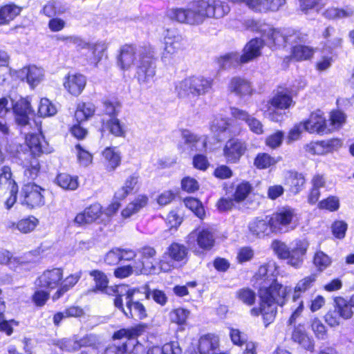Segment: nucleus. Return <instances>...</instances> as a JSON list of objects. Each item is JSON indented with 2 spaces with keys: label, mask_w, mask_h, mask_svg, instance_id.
Wrapping results in <instances>:
<instances>
[{
  "label": "nucleus",
  "mask_w": 354,
  "mask_h": 354,
  "mask_svg": "<svg viewBox=\"0 0 354 354\" xmlns=\"http://www.w3.org/2000/svg\"><path fill=\"white\" fill-rule=\"evenodd\" d=\"M22 11V8L10 2L0 6V27L9 26Z\"/></svg>",
  "instance_id": "obj_34"
},
{
  "label": "nucleus",
  "mask_w": 354,
  "mask_h": 354,
  "mask_svg": "<svg viewBox=\"0 0 354 354\" xmlns=\"http://www.w3.org/2000/svg\"><path fill=\"white\" fill-rule=\"evenodd\" d=\"M317 207L319 209L327 210L329 212H335L339 208V200L335 196H329L324 198L317 203Z\"/></svg>",
  "instance_id": "obj_60"
},
{
  "label": "nucleus",
  "mask_w": 354,
  "mask_h": 354,
  "mask_svg": "<svg viewBox=\"0 0 354 354\" xmlns=\"http://www.w3.org/2000/svg\"><path fill=\"white\" fill-rule=\"evenodd\" d=\"M248 151V144L243 138L230 137L223 147V156L227 164H239Z\"/></svg>",
  "instance_id": "obj_14"
},
{
  "label": "nucleus",
  "mask_w": 354,
  "mask_h": 354,
  "mask_svg": "<svg viewBox=\"0 0 354 354\" xmlns=\"http://www.w3.org/2000/svg\"><path fill=\"white\" fill-rule=\"evenodd\" d=\"M25 144L30 153V157L39 158L43 154L52 152V149L48 147V142L41 133L26 134Z\"/></svg>",
  "instance_id": "obj_19"
},
{
  "label": "nucleus",
  "mask_w": 354,
  "mask_h": 354,
  "mask_svg": "<svg viewBox=\"0 0 354 354\" xmlns=\"http://www.w3.org/2000/svg\"><path fill=\"white\" fill-rule=\"evenodd\" d=\"M156 58L149 51H144L138 55V60L136 65L134 77L140 84L149 82L156 75Z\"/></svg>",
  "instance_id": "obj_13"
},
{
  "label": "nucleus",
  "mask_w": 354,
  "mask_h": 354,
  "mask_svg": "<svg viewBox=\"0 0 354 354\" xmlns=\"http://www.w3.org/2000/svg\"><path fill=\"white\" fill-rule=\"evenodd\" d=\"M138 49L134 44H124L122 45L116 57V63L118 67L122 71L129 70L137 57Z\"/></svg>",
  "instance_id": "obj_21"
},
{
  "label": "nucleus",
  "mask_w": 354,
  "mask_h": 354,
  "mask_svg": "<svg viewBox=\"0 0 354 354\" xmlns=\"http://www.w3.org/2000/svg\"><path fill=\"white\" fill-rule=\"evenodd\" d=\"M185 48L184 39L180 35L168 37L165 41L162 57L166 59L171 58L173 56L182 52Z\"/></svg>",
  "instance_id": "obj_35"
},
{
  "label": "nucleus",
  "mask_w": 354,
  "mask_h": 354,
  "mask_svg": "<svg viewBox=\"0 0 354 354\" xmlns=\"http://www.w3.org/2000/svg\"><path fill=\"white\" fill-rule=\"evenodd\" d=\"M80 278V272L70 274L64 278L63 268L51 267L37 277L34 286L44 288L50 292L56 290L51 297L52 300L56 301L75 287Z\"/></svg>",
  "instance_id": "obj_2"
},
{
  "label": "nucleus",
  "mask_w": 354,
  "mask_h": 354,
  "mask_svg": "<svg viewBox=\"0 0 354 354\" xmlns=\"http://www.w3.org/2000/svg\"><path fill=\"white\" fill-rule=\"evenodd\" d=\"M104 212V209L102 205L95 202L89 205L83 211L77 213L73 219V222L77 227H85L100 219Z\"/></svg>",
  "instance_id": "obj_17"
},
{
  "label": "nucleus",
  "mask_w": 354,
  "mask_h": 354,
  "mask_svg": "<svg viewBox=\"0 0 354 354\" xmlns=\"http://www.w3.org/2000/svg\"><path fill=\"white\" fill-rule=\"evenodd\" d=\"M148 326L145 323H138L129 328H122L115 331L112 335V339L120 340L126 338L127 340L137 339L147 330Z\"/></svg>",
  "instance_id": "obj_29"
},
{
  "label": "nucleus",
  "mask_w": 354,
  "mask_h": 354,
  "mask_svg": "<svg viewBox=\"0 0 354 354\" xmlns=\"http://www.w3.org/2000/svg\"><path fill=\"white\" fill-rule=\"evenodd\" d=\"M313 261L319 272L324 270L331 263L330 258L321 250L317 251L315 253Z\"/></svg>",
  "instance_id": "obj_61"
},
{
  "label": "nucleus",
  "mask_w": 354,
  "mask_h": 354,
  "mask_svg": "<svg viewBox=\"0 0 354 354\" xmlns=\"http://www.w3.org/2000/svg\"><path fill=\"white\" fill-rule=\"evenodd\" d=\"M219 347V336L214 333H207L199 337L196 349L199 354H213Z\"/></svg>",
  "instance_id": "obj_27"
},
{
  "label": "nucleus",
  "mask_w": 354,
  "mask_h": 354,
  "mask_svg": "<svg viewBox=\"0 0 354 354\" xmlns=\"http://www.w3.org/2000/svg\"><path fill=\"white\" fill-rule=\"evenodd\" d=\"M64 12V10L61 9L60 3L57 0L48 1L41 10V13L47 17L59 15Z\"/></svg>",
  "instance_id": "obj_56"
},
{
  "label": "nucleus",
  "mask_w": 354,
  "mask_h": 354,
  "mask_svg": "<svg viewBox=\"0 0 354 354\" xmlns=\"http://www.w3.org/2000/svg\"><path fill=\"white\" fill-rule=\"evenodd\" d=\"M88 274L92 277L94 286L87 290L88 293L96 294L99 292H106L109 284V279L107 274L98 269L90 270Z\"/></svg>",
  "instance_id": "obj_30"
},
{
  "label": "nucleus",
  "mask_w": 354,
  "mask_h": 354,
  "mask_svg": "<svg viewBox=\"0 0 354 354\" xmlns=\"http://www.w3.org/2000/svg\"><path fill=\"white\" fill-rule=\"evenodd\" d=\"M0 265L10 266L15 271L19 270V272L24 269L28 271L32 269L30 262L23 261L19 257H13L12 254L7 250H0Z\"/></svg>",
  "instance_id": "obj_32"
},
{
  "label": "nucleus",
  "mask_w": 354,
  "mask_h": 354,
  "mask_svg": "<svg viewBox=\"0 0 354 354\" xmlns=\"http://www.w3.org/2000/svg\"><path fill=\"white\" fill-rule=\"evenodd\" d=\"M261 36L266 39V45L272 50H279L287 46L288 36L279 29L270 28L268 30H263Z\"/></svg>",
  "instance_id": "obj_26"
},
{
  "label": "nucleus",
  "mask_w": 354,
  "mask_h": 354,
  "mask_svg": "<svg viewBox=\"0 0 354 354\" xmlns=\"http://www.w3.org/2000/svg\"><path fill=\"white\" fill-rule=\"evenodd\" d=\"M86 83V77L84 75L69 73L64 77L63 86L69 94L77 97L84 90Z\"/></svg>",
  "instance_id": "obj_22"
},
{
  "label": "nucleus",
  "mask_w": 354,
  "mask_h": 354,
  "mask_svg": "<svg viewBox=\"0 0 354 354\" xmlns=\"http://www.w3.org/2000/svg\"><path fill=\"white\" fill-rule=\"evenodd\" d=\"M0 187L6 190H12L13 192L19 188L11 167L8 165H4L0 169Z\"/></svg>",
  "instance_id": "obj_43"
},
{
  "label": "nucleus",
  "mask_w": 354,
  "mask_h": 354,
  "mask_svg": "<svg viewBox=\"0 0 354 354\" xmlns=\"http://www.w3.org/2000/svg\"><path fill=\"white\" fill-rule=\"evenodd\" d=\"M229 12L227 3L221 0H191L186 7L170 9L167 16L171 21L198 26L209 19L222 18Z\"/></svg>",
  "instance_id": "obj_1"
},
{
  "label": "nucleus",
  "mask_w": 354,
  "mask_h": 354,
  "mask_svg": "<svg viewBox=\"0 0 354 354\" xmlns=\"http://www.w3.org/2000/svg\"><path fill=\"white\" fill-rule=\"evenodd\" d=\"M138 252L140 255L139 263L135 266L136 274H146L147 272H154L156 266L153 261L157 256V251L153 246L145 245L138 249Z\"/></svg>",
  "instance_id": "obj_18"
},
{
  "label": "nucleus",
  "mask_w": 354,
  "mask_h": 354,
  "mask_svg": "<svg viewBox=\"0 0 354 354\" xmlns=\"http://www.w3.org/2000/svg\"><path fill=\"white\" fill-rule=\"evenodd\" d=\"M180 188L183 191L192 194L199 190L200 185L194 178L191 176H185L181 179Z\"/></svg>",
  "instance_id": "obj_64"
},
{
  "label": "nucleus",
  "mask_w": 354,
  "mask_h": 354,
  "mask_svg": "<svg viewBox=\"0 0 354 354\" xmlns=\"http://www.w3.org/2000/svg\"><path fill=\"white\" fill-rule=\"evenodd\" d=\"M270 247L279 259L286 260L288 264L297 268L304 261L309 243L306 239H295L288 247L285 242L274 239Z\"/></svg>",
  "instance_id": "obj_6"
},
{
  "label": "nucleus",
  "mask_w": 354,
  "mask_h": 354,
  "mask_svg": "<svg viewBox=\"0 0 354 354\" xmlns=\"http://www.w3.org/2000/svg\"><path fill=\"white\" fill-rule=\"evenodd\" d=\"M235 298L247 306H252L257 301V294L254 290L249 287H243L235 292Z\"/></svg>",
  "instance_id": "obj_49"
},
{
  "label": "nucleus",
  "mask_w": 354,
  "mask_h": 354,
  "mask_svg": "<svg viewBox=\"0 0 354 354\" xmlns=\"http://www.w3.org/2000/svg\"><path fill=\"white\" fill-rule=\"evenodd\" d=\"M39 221L36 217L29 216L18 221L17 222L12 223L10 227L12 229H17L21 232L26 234L32 231L37 225Z\"/></svg>",
  "instance_id": "obj_50"
},
{
  "label": "nucleus",
  "mask_w": 354,
  "mask_h": 354,
  "mask_svg": "<svg viewBox=\"0 0 354 354\" xmlns=\"http://www.w3.org/2000/svg\"><path fill=\"white\" fill-rule=\"evenodd\" d=\"M290 290L289 286H283L274 279L268 286L261 289L260 299L282 307Z\"/></svg>",
  "instance_id": "obj_15"
},
{
  "label": "nucleus",
  "mask_w": 354,
  "mask_h": 354,
  "mask_svg": "<svg viewBox=\"0 0 354 354\" xmlns=\"http://www.w3.org/2000/svg\"><path fill=\"white\" fill-rule=\"evenodd\" d=\"M302 125L304 130L309 133L324 135L331 133L327 120L319 110L310 113L309 117L302 122Z\"/></svg>",
  "instance_id": "obj_16"
},
{
  "label": "nucleus",
  "mask_w": 354,
  "mask_h": 354,
  "mask_svg": "<svg viewBox=\"0 0 354 354\" xmlns=\"http://www.w3.org/2000/svg\"><path fill=\"white\" fill-rule=\"evenodd\" d=\"M149 203V197L145 194H140L129 202L121 211V216L124 219L130 218L140 212Z\"/></svg>",
  "instance_id": "obj_37"
},
{
  "label": "nucleus",
  "mask_w": 354,
  "mask_h": 354,
  "mask_svg": "<svg viewBox=\"0 0 354 354\" xmlns=\"http://www.w3.org/2000/svg\"><path fill=\"white\" fill-rule=\"evenodd\" d=\"M214 80L202 75H192L177 82L175 91L179 98H198L209 93L214 86Z\"/></svg>",
  "instance_id": "obj_7"
},
{
  "label": "nucleus",
  "mask_w": 354,
  "mask_h": 354,
  "mask_svg": "<svg viewBox=\"0 0 354 354\" xmlns=\"http://www.w3.org/2000/svg\"><path fill=\"white\" fill-rule=\"evenodd\" d=\"M57 185L66 191H75L79 187V178L66 172L58 173L55 178Z\"/></svg>",
  "instance_id": "obj_41"
},
{
  "label": "nucleus",
  "mask_w": 354,
  "mask_h": 354,
  "mask_svg": "<svg viewBox=\"0 0 354 354\" xmlns=\"http://www.w3.org/2000/svg\"><path fill=\"white\" fill-rule=\"evenodd\" d=\"M46 189L34 182L24 183L21 188V204L29 209L39 208L45 204Z\"/></svg>",
  "instance_id": "obj_12"
},
{
  "label": "nucleus",
  "mask_w": 354,
  "mask_h": 354,
  "mask_svg": "<svg viewBox=\"0 0 354 354\" xmlns=\"http://www.w3.org/2000/svg\"><path fill=\"white\" fill-rule=\"evenodd\" d=\"M306 180L301 173L291 171L284 180V185L288 187V191L293 195L301 192L306 185Z\"/></svg>",
  "instance_id": "obj_36"
},
{
  "label": "nucleus",
  "mask_w": 354,
  "mask_h": 354,
  "mask_svg": "<svg viewBox=\"0 0 354 354\" xmlns=\"http://www.w3.org/2000/svg\"><path fill=\"white\" fill-rule=\"evenodd\" d=\"M138 181V174H133L130 175L126 178L124 185L115 192L114 198L118 201H124L133 192Z\"/></svg>",
  "instance_id": "obj_42"
},
{
  "label": "nucleus",
  "mask_w": 354,
  "mask_h": 354,
  "mask_svg": "<svg viewBox=\"0 0 354 354\" xmlns=\"http://www.w3.org/2000/svg\"><path fill=\"white\" fill-rule=\"evenodd\" d=\"M127 287V285H115L111 286L113 292V305L120 310L127 317L144 319L147 317V310L145 305L140 301L133 299L134 295L140 292V288L133 287L127 288L124 292L120 291V288Z\"/></svg>",
  "instance_id": "obj_4"
},
{
  "label": "nucleus",
  "mask_w": 354,
  "mask_h": 354,
  "mask_svg": "<svg viewBox=\"0 0 354 354\" xmlns=\"http://www.w3.org/2000/svg\"><path fill=\"white\" fill-rule=\"evenodd\" d=\"M315 49L305 44H295L291 46L290 54L283 57L282 64L286 68L291 62H302L311 60Z\"/></svg>",
  "instance_id": "obj_20"
},
{
  "label": "nucleus",
  "mask_w": 354,
  "mask_h": 354,
  "mask_svg": "<svg viewBox=\"0 0 354 354\" xmlns=\"http://www.w3.org/2000/svg\"><path fill=\"white\" fill-rule=\"evenodd\" d=\"M95 106L92 102H81L77 104L74 111V121L85 122L95 113Z\"/></svg>",
  "instance_id": "obj_39"
},
{
  "label": "nucleus",
  "mask_w": 354,
  "mask_h": 354,
  "mask_svg": "<svg viewBox=\"0 0 354 354\" xmlns=\"http://www.w3.org/2000/svg\"><path fill=\"white\" fill-rule=\"evenodd\" d=\"M88 50L89 55H87L85 58L86 64L93 67H97L102 59L104 53L106 50L105 44L100 42L91 43Z\"/></svg>",
  "instance_id": "obj_40"
},
{
  "label": "nucleus",
  "mask_w": 354,
  "mask_h": 354,
  "mask_svg": "<svg viewBox=\"0 0 354 354\" xmlns=\"http://www.w3.org/2000/svg\"><path fill=\"white\" fill-rule=\"evenodd\" d=\"M250 232L257 237H262L268 235L270 230L269 218L268 221L263 219H255L248 225Z\"/></svg>",
  "instance_id": "obj_47"
},
{
  "label": "nucleus",
  "mask_w": 354,
  "mask_h": 354,
  "mask_svg": "<svg viewBox=\"0 0 354 354\" xmlns=\"http://www.w3.org/2000/svg\"><path fill=\"white\" fill-rule=\"evenodd\" d=\"M190 312L183 307L173 308L169 313V322L178 326H183L187 324Z\"/></svg>",
  "instance_id": "obj_52"
},
{
  "label": "nucleus",
  "mask_w": 354,
  "mask_h": 354,
  "mask_svg": "<svg viewBox=\"0 0 354 354\" xmlns=\"http://www.w3.org/2000/svg\"><path fill=\"white\" fill-rule=\"evenodd\" d=\"M50 299V291L37 286H34V291L30 296V301L36 308H43Z\"/></svg>",
  "instance_id": "obj_46"
},
{
  "label": "nucleus",
  "mask_w": 354,
  "mask_h": 354,
  "mask_svg": "<svg viewBox=\"0 0 354 354\" xmlns=\"http://www.w3.org/2000/svg\"><path fill=\"white\" fill-rule=\"evenodd\" d=\"M24 176L30 180H35L41 173V165L38 158L30 157L23 165Z\"/></svg>",
  "instance_id": "obj_45"
},
{
  "label": "nucleus",
  "mask_w": 354,
  "mask_h": 354,
  "mask_svg": "<svg viewBox=\"0 0 354 354\" xmlns=\"http://www.w3.org/2000/svg\"><path fill=\"white\" fill-rule=\"evenodd\" d=\"M57 111L56 106L48 98L43 97L40 100L37 111L39 117H51L55 115Z\"/></svg>",
  "instance_id": "obj_54"
},
{
  "label": "nucleus",
  "mask_w": 354,
  "mask_h": 354,
  "mask_svg": "<svg viewBox=\"0 0 354 354\" xmlns=\"http://www.w3.org/2000/svg\"><path fill=\"white\" fill-rule=\"evenodd\" d=\"M250 313L254 317L261 315L264 326L267 328L276 319L277 305L260 299L259 306L251 308Z\"/></svg>",
  "instance_id": "obj_23"
},
{
  "label": "nucleus",
  "mask_w": 354,
  "mask_h": 354,
  "mask_svg": "<svg viewBox=\"0 0 354 354\" xmlns=\"http://www.w3.org/2000/svg\"><path fill=\"white\" fill-rule=\"evenodd\" d=\"M231 187L233 188L232 196L234 197L238 205H240L247 201L254 191L252 184L247 180H241L236 184L232 183Z\"/></svg>",
  "instance_id": "obj_33"
},
{
  "label": "nucleus",
  "mask_w": 354,
  "mask_h": 354,
  "mask_svg": "<svg viewBox=\"0 0 354 354\" xmlns=\"http://www.w3.org/2000/svg\"><path fill=\"white\" fill-rule=\"evenodd\" d=\"M295 104L293 91L284 84L278 85L272 96L267 101L265 113L272 122H278Z\"/></svg>",
  "instance_id": "obj_5"
},
{
  "label": "nucleus",
  "mask_w": 354,
  "mask_h": 354,
  "mask_svg": "<svg viewBox=\"0 0 354 354\" xmlns=\"http://www.w3.org/2000/svg\"><path fill=\"white\" fill-rule=\"evenodd\" d=\"M215 242L214 232L208 227L197 226L186 236L187 244L197 256L212 250Z\"/></svg>",
  "instance_id": "obj_9"
},
{
  "label": "nucleus",
  "mask_w": 354,
  "mask_h": 354,
  "mask_svg": "<svg viewBox=\"0 0 354 354\" xmlns=\"http://www.w3.org/2000/svg\"><path fill=\"white\" fill-rule=\"evenodd\" d=\"M238 55L236 53L230 52L220 55L216 59V62L221 69H225L230 67L234 62L239 64Z\"/></svg>",
  "instance_id": "obj_63"
},
{
  "label": "nucleus",
  "mask_w": 354,
  "mask_h": 354,
  "mask_svg": "<svg viewBox=\"0 0 354 354\" xmlns=\"http://www.w3.org/2000/svg\"><path fill=\"white\" fill-rule=\"evenodd\" d=\"M310 327L317 339L324 340L327 338V328L318 317H315L311 320Z\"/></svg>",
  "instance_id": "obj_62"
},
{
  "label": "nucleus",
  "mask_w": 354,
  "mask_h": 354,
  "mask_svg": "<svg viewBox=\"0 0 354 354\" xmlns=\"http://www.w3.org/2000/svg\"><path fill=\"white\" fill-rule=\"evenodd\" d=\"M138 346V344L135 345L132 350L129 351L127 342L118 345L112 344L105 348L103 354H141L137 351Z\"/></svg>",
  "instance_id": "obj_53"
},
{
  "label": "nucleus",
  "mask_w": 354,
  "mask_h": 354,
  "mask_svg": "<svg viewBox=\"0 0 354 354\" xmlns=\"http://www.w3.org/2000/svg\"><path fill=\"white\" fill-rule=\"evenodd\" d=\"M316 280V274H311L299 280L295 286L291 299L293 302L298 301V306L292 309V313L287 321L288 325L291 326L295 324L297 319L301 316L304 309V302L301 297L314 286Z\"/></svg>",
  "instance_id": "obj_11"
},
{
  "label": "nucleus",
  "mask_w": 354,
  "mask_h": 354,
  "mask_svg": "<svg viewBox=\"0 0 354 354\" xmlns=\"http://www.w3.org/2000/svg\"><path fill=\"white\" fill-rule=\"evenodd\" d=\"M265 40L260 38H253L244 46L242 54L239 58V64L248 63L261 55V49L265 46Z\"/></svg>",
  "instance_id": "obj_24"
},
{
  "label": "nucleus",
  "mask_w": 354,
  "mask_h": 354,
  "mask_svg": "<svg viewBox=\"0 0 354 354\" xmlns=\"http://www.w3.org/2000/svg\"><path fill=\"white\" fill-rule=\"evenodd\" d=\"M239 205L234 197H220L215 203L216 210L220 213H227L232 211Z\"/></svg>",
  "instance_id": "obj_55"
},
{
  "label": "nucleus",
  "mask_w": 354,
  "mask_h": 354,
  "mask_svg": "<svg viewBox=\"0 0 354 354\" xmlns=\"http://www.w3.org/2000/svg\"><path fill=\"white\" fill-rule=\"evenodd\" d=\"M104 160L105 169L109 172L114 171L121 165L120 153L115 151V147H107L102 151Z\"/></svg>",
  "instance_id": "obj_38"
},
{
  "label": "nucleus",
  "mask_w": 354,
  "mask_h": 354,
  "mask_svg": "<svg viewBox=\"0 0 354 354\" xmlns=\"http://www.w3.org/2000/svg\"><path fill=\"white\" fill-rule=\"evenodd\" d=\"M228 90L236 95L250 96L253 93L252 84L248 79L241 77H232L228 83Z\"/></svg>",
  "instance_id": "obj_28"
},
{
  "label": "nucleus",
  "mask_w": 354,
  "mask_h": 354,
  "mask_svg": "<svg viewBox=\"0 0 354 354\" xmlns=\"http://www.w3.org/2000/svg\"><path fill=\"white\" fill-rule=\"evenodd\" d=\"M83 122L75 121L69 127L71 135L77 140H83L88 136V129L84 126Z\"/></svg>",
  "instance_id": "obj_58"
},
{
  "label": "nucleus",
  "mask_w": 354,
  "mask_h": 354,
  "mask_svg": "<svg viewBox=\"0 0 354 354\" xmlns=\"http://www.w3.org/2000/svg\"><path fill=\"white\" fill-rule=\"evenodd\" d=\"M353 306L350 301L343 297L338 296L333 299V308L343 319L347 320L352 318L353 315Z\"/></svg>",
  "instance_id": "obj_44"
},
{
  "label": "nucleus",
  "mask_w": 354,
  "mask_h": 354,
  "mask_svg": "<svg viewBox=\"0 0 354 354\" xmlns=\"http://www.w3.org/2000/svg\"><path fill=\"white\" fill-rule=\"evenodd\" d=\"M189 260V247L183 243L173 241L166 248L161 259L157 262L159 270L162 272L172 271L176 266L186 265Z\"/></svg>",
  "instance_id": "obj_8"
},
{
  "label": "nucleus",
  "mask_w": 354,
  "mask_h": 354,
  "mask_svg": "<svg viewBox=\"0 0 354 354\" xmlns=\"http://www.w3.org/2000/svg\"><path fill=\"white\" fill-rule=\"evenodd\" d=\"M283 137L284 133L281 130H277L265 138V145L272 150L276 149L282 145Z\"/></svg>",
  "instance_id": "obj_59"
},
{
  "label": "nucleus",
  "mask_w": 354,
  "mask_h": 354,
  "mask_svg": "<svg viewBox=\"0 0 354 354\" xmlns=\"http://www.w3.org/2000/svg\"><path fill=\"white\" fill-rule=\"evenodd\" d=\"M12 111L17 122L26 126L30 120V115L34 113V110L28 97H21L12 106Z\"/></svg>",
  "instance_id": "obj_25"
},
{
  "label": "nucleus",
  "mask_w": 354,
  "mask_h": 354,
  "mask_svg": "<svg viewBox=\"0 0 354 354\" xmlns=\"http://www.w3.org/2000/svg\"><path fill=\"white\" fill-rule=\"evenodd\" d=\"M346 122V115L341 111L335 109L330 111L329 123L331 132L339 129Z\"/></svg>",
  "instance_id": "obj_57"
},
{
  "label": "nucleus",
  "mask_w": 354,
  "mask_h": 354,
  "mask_svg": "<svg viewBox=\"0 0 354 354\" xmlns=\"http://www.w3.org/2000/svg\"><path fill=\"white\" fill-rule=\"evenodd\" d=\"M291 339L306 350L312 351L314 348V341L308 335L304 325L302 324H299L293 327Z\"/></svg>",
  "instance_id": "obj_31"
},
{
  "label": "nucleus",
  "mask_w": 354,
  "mask_h": 354,
  "mask_svg": "<svg viewBox=\"0 0 354 354\" xmlns=\"http://www.w3.org/2000/svg\"><path fill=\"white\" fill-rule=\"evenodd\" d=\"M185 206L201 220L205 217V209L202 202L197 198L187 196L183 198Z\"/></svg>",
  "instance_id": "obj_48"
},
{
  "label": "nucleus",
  "mask_w": 354,
  "mask_h": 354,
  "mask_svg": "<svg viewBox=\"0 0 354 354\" xmlns=\"http://www.w3.org/2000/svg\"><path fill=\"white\" fill-rule=\"evenodd\" d=\"M277 162L274 157L266 152L258 153L253 160V165L256 169L259 170L268 169Z\"/></svg>",
  "instance_id": "obj_51"
},
{
  "label": "nucleus",
  "mask_w": 354,
  "mask_h": 354,
  "mask_svg": "<svg viewBox=\"0 0 354 354\" xmlns=\"http://www.w3.org/2000/svg\"><path fill=\"white\" fill-rule=\"evenodd\" d=\"M267 218H269L271 232L281 234L295 229L297 221L296 210L290 206L279 207Z\"/></svg>",
  "instance_id": "obj_10"
},
{
  "label": "nucleus",
  "mask_w": 354,
  "mask_h": 354,
  "mask_svg": "<svg viewBox=\"0 0 354 354\" xmlns=\"http://www.w3.org/2000/svg\"><path fill=\"white\" fill-rule=\"evenodd\" d=\"M102 110L98 114L100 127L99 131L107 133L115 138H124L127 134L126 125L118 118L122 102L115 95L104 97L101 100Z\"/></svg>",
  "instance_id": "obj_3"
}]
</instances>
